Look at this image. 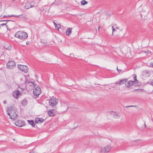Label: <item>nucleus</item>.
<instances>
[{
    "label": "nucleus",
    "instance_id": "7c9ffc66",
    "mask_svg": "<svg viewBox=\"0 0 153 153\" xmlns=\"http://www.w3.org/2000/svg\"><path fill=\"white\" fill-rule=\"evenodd\" d=\"M29 43V42L28 41L26 42V44L27 45H28Z\"/></svg>",
    "mask_w": 153,
    "mask_h": 153
},
{
    "label": "nucleus",
    "instance_id": "e433bc0d",
    "mask_svg": "<svg viewBox=\"0 0 153 153\" xmlns=\"http://www.w3.org/2000/svg\"><path fill=\"white\" fill-rule=\"evenodd\" d=\"M151 83H153V81L152 82H151Z\"/></svg>",
    "mask_w": 153,
    "mask_h": 153
},
{
    "label": "nucleus",
    "instance_id": "f03ea898",
    "mask_svg": "<svg viewBox=\"0 0 153 153\" xmlns=\"http://www.w3.org/2000/svg\"><path fill=\"white\" fill-rule=\"evenodd\" d=\"M15 36L20 39H25L27 37V34L25 32L18 31L15 34Z\"/></svg>",
    "mask_w": 153,
    "mask_h": 153
},
{
    "label": "nucleus",
    "instance_id": "ea45409f",
    "mask_svg": "<svg viewBox=\"0 0 153 153\" xmlns=\"http://www.w3.org/2000/svg\"><path fill=\"white\" fill-rule=\"evenodd\" d=\"M14 1H15V0H14Z\"/></svg>",
    "mask_w": 153,
    "mask_h": 153
},
{
    "label": "nucleus",
    "instance_id": "72a5a7b5",
    "mask_svg": "<svg viewBox=\"0 0 153 153\" xmlns=\"http://www.w3.org/2000/svg\"><path fill=\"white\" fill-rule=\"evenodd\" d=\"M144 126H145V127H146V125L145 123L144 124Z\"/></svg>",
    "mask_w": 153,
    "mask_h": 153
},
{
    "label": "nucleus",
    "instance_id": "f704fd0d",
    "mask_svg": "<svg viewBox=\"0 0 153 153\" xmlns=\"http://www.w3.org/2000/svg\"><path fill=\"white\" fill-rule=\"evenodd\" d=\"M29 153H34L33 152H30Z\"/></svg>",
    "mask_w": 153,
    "mask_h": 153
},
{
    "label": "nucleus",
    "instance_id": "5701e85b",
    "mask_svg": "<svg viewBox=\"0 0 153 153\" xmlns=\"http://www.w3.org/2000/svg\"><path fill=\"white\" fill-rule=\"evenodd\" d=\"M59 26L58 25H55V27L56 30H59V29L61 27V26L59 24Z\"/></svg>",
    "mask_w": 153,
    "mask_h": 153
},
{
    "label": "nucleus",
    "instance_id": "9b49d317",
    "mask_svg": "<svg viewBox=\"0 0 153 153\" xmlns=\"http://www.w3.org/2000/svg\"><path fill=\"white\" fill-rule=\"evenodd\" d=\"M44 120L42 118L38 117L35 119V122L36 123H41L44 122Z\"/></svg>",
    "mask_w": 153,
    "mask_h": 153
},
{
    "label": "nucleus",
    "instance_id": "6ab92c4d",
    "mask_svg": "<svg viewBox=\"0 0 153 153\" xmlns=\"http://www.w3.org/2000/svg\"><path fill=\"white\" fill-rule=\"evenodd\" d=\"M23 15V14H22V15H12L10 16V15H8L7 16H3V17L4 18L6 17H19L20 16H22Z\"/></svg>",
    "mask_w": 153,
    "mask_h": 153
},
{
    "label": "nucleus",
    "instance_id": "aec40b11",
    "mask_svg": "<svg viewBox=\"0 0 153 153\" xmlns=\"http://www.w3.org/2000/svg\"><path fill=\"white\" fill-rule=\"evenodd\" d=\"M27 121L29 124L32 127H35V124L34 123L33 120H28Z\"/></svg>",
    "mask_w": 153,
    "mask_h": 153
},
{
    "label": "nucleus",
    "instance_id": "4be33fe9",
    "mask_svg": "<svg viewBox=\"0 0 153 153\" xmlns=\"http://www.w3.org/2000/svg\"><path fill=\"white\" fill-rule=\"evenodd\" d=\"M88 3V2L86 1H85V0H82L81 2V4L82 5H85V4H87Z\"/></svg>",
    "mask_w": 153,
    "mask_h": 153
},
{
    "label": "nucleus",
    "instance_id": "c9c22d12",
    "mask_svg": "<svg viewBox=\"0 0 153 153\" xmlns=\"http://www.w3.org/2000/svg\"><path fill=\"white\" fill-rule=\"evenodd\" d=\"M100 27H98V29H99V30L100 29Z\"/></svg>",
    "mask_w": 153,
    "mask_h": 153
},
{
    "label": "nucleus",
    "instance_id": "412c9836",
    "mask_svg": "<svg viewBox=\"0 0 153 153\" xmlns=\"http://www.w3.org/2000/svg\"><path fill=\"white\" fill-rule=\"evenodd\" d=\"M27 101L26 99L23 100L21 104L22 105L25 106L27 105Z\"/></svg>",
    "mask_w": 153,
    "mask_h": 153
},
{
    "label": "nucleus",
    "instance_id": "f257e3e1",
    "mask_svg": "<svg viewBox=\"0 0 153 153\" xmlns=\"http://www.w3.org/2000/svg\"><path fill=\"white\" fill-rule=\"evenodd\" d=\"M7 114L9 116V118L14 120L17 116L16 113V109L13 107H10L7 108Z\"/></svg>",
    "mask_w": 153,
    "mask_h": 153
},
{
    "label": "nucleus",
    "instance_id": "1a4fd4ad",
    "mask_svg": "<svg viewBox=\"0 0 153 153\" xmlns=\"http://www.w3.org/2000/svg\"><path fill=\"white\" fill-rule=\"evenodd\" d=\"M49 115L50 116H53L56 114V111L54 109H51L48 111Z\"/></svg>",
    "mask_w": 153,
    "mask_h": 153
},
{
    "label": "nucleus",
    "instance_id": "4468645a",
    "mask_svg": "<svg viewBox=\"0 0 153 153\" xmlns=\"http://www.w3.org/2000/svg\"><path fill=\"white\" fill-rule=\"evenodd\" d=\"M34 82H28L26 80L25 83H26L27 85H29L31 87L33 88L35 86Z\"/></svg>",
    "mask_w": 153,
    "mask_h": 153
},
{
    "label": "nucleus",
    "instance_id": "b1692460",
    "mask_svg": "<svg viewBox=\"0 0 153 153\" xmlns=\"http://www.w3.org/2000/svg\"><path fill=\"white\" fill-rule=\"evenodd\" d=\"M112 35H113L114 32L116 30L114 28V27L113 26H112Z\"/></svg>",
    "mask_w": 153,
    "mask_h": 153
},
{
    "label": "nucleus",
    "instance_id": "ddd939ff",
    "mask_svg": "<svg viewBox=\"0 0 153 153\" xmlns=\"http://www.w3.org/2000/svg\"><path fill=\"white\" fill-rule=\"evenodd\" d=\"M126 79H123L120 80L119 81L117 82H115V84L117 85H121L123 84H124L126 83Z\"/></svg>",
    "mask_w": 153,
    "mask_h": 153
},
{
    "label": "nucleus",
    "instance_id": "f8f14e48",
    "mask_svg": "<svg viewBox=\"0 0 153 153\" xmlns=\"http://www.w3.org/2000/svg\"><path fill=\"white\" fill-rule=\"evenodd\" d=\"M20 92L18 90L15 91L13 93V97L17 99L19 97Z\"/></svg>",
    "mask_w": 153,
    "mask_h": 153
},
{
    "label": "nucleus",
    "instance_id": "a211bd4d",
    "mask_svg": "<svg viewBox=\"0 0 153 153\" xmlns=\"http://www.w3.org/2000/svg\"><path fill=\"white\" fill-rule=\"evenodd\" d=\"M72 28H69L67 29L66 31V34L69 36L72 33Z\"/></svg>",
    "mask_w": 153,
    "mask_h": 153
},
{
    "label": "nucleus",
    "instance_id": "6e6552de",
    "mask_svg": "<svg viewBox=\"0 0 153 153\" xmlns=\"http://www.w3.org/2000/svg\"><path fill=\"white\" fill-rule=\"evenodd\" d=\"M15 124L16 126L21 127L25 125V123L24 121L18 120L15 123Z\"/></svg>",
    "mask_w": 153,
    "mask_h": 153
},
{
    "label": "nucleus",
    "instance_id": "c85d7f7f",
    "mask_svg": "<svg viewBox=\"0 0 153 153\" xmlns=\"http://www.w3.org/2000/svg\"><path fill=\"white\" fill-rule=\"evenodd\" d=\"M53 23L54 24V25H58V26H59V24H56V23H55L54 22H53Z\"/></svg>",
    "mask_w": 153,
    "mask_h": 153
},
{
    "label": "nucleus",
    "instance_id": "2eb2a0df",
    "mask_svg": "<svg viewBox=\"0 0 153 153\" xmlns=\"http://www.w3.org/2000/svg\"><path fill=\"white\" fill-rule=\"evenodd\" d=\"M133 78H134V81L133 82L134 83V84L136 83L137 84L135 86H136L137 85H140V84H139V83L137 79L136 75V74H133Z\"/></svg>",
    "mask_w": 153,
    "mask_h": 153
},
{
    "label": "nucleus",
    "instance_id": "bb28decb",
    "mask_svg": "<svg viewBox=\"0 0 153 153\" xmlns=\"http://www.w3.org/2000/svg\"><path fill=\"white\" fill-rule=\"evenodd\" d=\"M150 66L151 67L153 68V62L150 63Z\"/></svg>",
    "mask_w": 153,
    "mask_h": 153
},
{
    "label": "nucleus",
    "instance_id": "473e14b6",
    "mask_svg": "<svg viewBox=\"0 0 153 153\" xmlns=\"http://www.w3.org/2000/svg\"><path fill=\"white\" fill-rule=\"evenodd\" d=\"M22 17H23L25 19H27V18H26V17H24V16H23Z\"/></svg>",
    "mask_w": 153,
    "mask_h": 153
},
{
    "label": "nucleus",
    "instance_id": "423d86ee",
    "mask_svg": "<svg viewBox=\"0 0 153 153\" xmlns=\"http://www.w3.org/2000/svg\"><path fill=\"white\" fill-rule=\"evenodd\" d=\"M33 94L36 96H37L39 95L41 93L40 87L37 86L33 90Z\"/></svg>",
    "mask_w": 153,
    "mask_h": 153
},
{
    "label": "nucleus",
    "instance_id": "9d476101",
    "mask_svg": "<svg viewBox=\"0 0 153 153\" xmlns=\"http://www.w3.org/2000/svg\"><path fill=\"white\" fill-rule=\"evenodd\" d=\"M31 3L29 2H27L25 4V6L24 7V8L25 9H27L31 7H33L34 6L33 5H32L31 4Z\"/></svg>",
    "mask_w": 153,
    "mask_h": 153
},
{
    "label": "nucleus",
    "instance_id": "2f4dec72",
    "mask_svg": "<svg viewBox=\"0 0 153 153\" xmlns=\"http://www.w3.org/2000/svg\"><path fill=\"white\" fill-rule=\"evenodd\" d=\"M6 103V101H3V103H4V104H5Z\"/></svg>",
    "mask_w": 153,
    "mask_h": 153
},
{
    "label": "nucleus",
    "instance_id": "c756f323",
    "mask_svg": "<svg viewBox=\"0 0 153 153\" xmlns=\"http://www.w3.org/2000/svg\"><path fill=\"white\" fill-rule=\"evenodd\" d=\"M117 69L118 71L119 72H120L121 71V70H118V67H117Z\"/></svg>",
    "mask_w": 153,
    "mask_h": 153
},
{
    "label": "nucleus",
    "instance_id": "cd10ccee",
    "mask_svg": "<svg viewBox=\"0 0 153 153\" xmlns=\"http://www.w3.org/2000/svg\"><path fill=\"white\" fill-rule=\"evenodd\" d=\"M134 106H133V105L126 106L125 107V108H127L128 107H134Z\"/></svg>",
    "mask_w": 153,
    "mask_h": 153
},
{
    "label": "nucleus",
    "instance_id": "4c0bfd02",
    "mask_svg": "<svg viewBox=\"0 0 153 153\" xmlns=\"http://www.w3.org/2000/svg\"><path fill=\"white\" fill-rule=\"evenodd\" d=\"M116 28L117 29H118V28Z\"/></svg>",
    "mask_w": 153,
    "mask_h": 153
},
{
    "label": "nucleus",
    "instance_id": "a878e982",
    "mask_svg": "<svg viewBox=\"0 0 153 153\" xmlns=\"http://www.w3.org/2000/svg\"><path fill=\"white\" fill-rule=\"evenodd\" d=\"M137 90L138 91V92H140V91H142L143 90L142 89H135L133 91H137Z\"/></svg>",
    "mask_w": 153,
    "mask_h": 153
},
{
    "label": "nucleus",
    "instance_id": "f3484780",
    "mask_svg": "<svg viewBox=\"0 0 153 153\" xmlns=\"http://www.w3.org/2000/svg\"><path fill=\"white\" fill-rule=\"evenodd\" d=\"M112 112L113 113L112 115L114 118H118L120 117V115L119 113L115 112H113V111Z\"/></svg>",
    "mask_w": 153,
    "mask_h": 153
},
{
    "label": "nucleus",
    "instance_id": "7ed1b4c3",
    "mask_svg": "<svg viewBox=\"0 0 153 153\" xmlns=\"http://www.w3.org/2000/svg\"><path fill=\"white\" fill-rule=\"evenodd\" d=\"M58 99L53 97L49 100V105L52 107L56 106L58 103Z\"/></svg>",
    "mask_w": 153,
    "mask_h": 153
},
{
    "label": "nucleus",
    "instance_id": "58836bf2",
    "mask_svg": "<svg viewBox=\"0 0 153 153\" xmlns=\"http://www.w3.org/2000/svg\"><path fill=\"white\" fill-rule=\"evenodd\" d=\"M114 87H115V86H114Z\"/></svg>",
    "mask_w": 153,
    "mask_h": 153
},
{
    "label": "nucleus",
    "instance_id": "20e7f679",
    "mask_svg": "<svg viewBox=\"0 0 153 153\" xmlns=\"http://www.w3.org/2000/svg\"><path fill=\"white\" fill-rule=\"evenodd\" d=\"M18 67L22 72L25 73H27L28 72V68L26 65H18Z\"/></svg>",
    "mask_w": 153,
    "mask_h": 153
},
{
    "label": "nucleus",
    "instance_id": "0eeeda50",
    "mask_svg": "<svg viewBox=\"0 0 153 153\" xmlns=\"http://www.w3.org/2000/svg\"><path fill=\"white\" fill-rule=\"evenodd\" d=\"M111 148L110 146H108L105 148H101L100 149L101 153H105L108 152Z\"/></svg>",
    "mask_w": 153,
    "mask_h": 153
},
{
    "label": "nucleus",
    "instance_id": "393cba45",
    "mask_svg": "<svg viewBox=\"0 0 153 153\" xmlns=\"http://www.w3.org/2000/svg\"><path fill=\"white\" fill-rule=\"evenodd\" d=\"M3 26H6V24H2L0 25V28H1Z\"/></svg>",
    "mask_w": 153,
    "mask_h": 153
},
{
    "label": "nucleus",
    "instance_id": "39448f33",
    "mask_svg": "<svg viewBox=\"0 0 153 153\" xmlns=\"http://www.w3.org/2000/svg\"><path fill=\"white\" fill-rule=\"evenodd\" d=\"M15 63L13 61H9L7 63V68L9 69H12L15 67Z\"/></svg>",
    "mask_w": 153,
    "mask_h": 153
},
{
    "label": "nucleus",
    "instance_id": "dca6fc26",
    "mask_svg": "<svg viewBox=\"0 0 153 153\" xmlns=\"http://www.w3.org/2000/svg\"><path fill=\"white\" fill-rule=\"evenodd\" d=\"M133 84H134L133 81H128L127 83L126 84V87L129 88L131 86L133 85Z\"/></svg>",
    "mask_w": 153,
    "mask_h": 153
}]
</instances>
